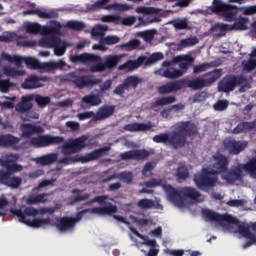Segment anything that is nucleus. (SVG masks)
Instances as JSON below:
<instances>
[{
	"instance_id": "nucleus-61",
	"label": "nucleus",
	"mask_w": 256,
	"mask_h": 256,
	"mask_svg": "<svg viewBox=\"0 0 256 256\" xmlns=\"http://www.w3.org/2000/svg\"><path fill=\"white\" fill-rule=\"evenodd\" d=\"M229 107V102L227 100H219L214 104L215 111H225Z\"/></svg>"
},
{
	"instance_id": "nucleus-50",
	"label": "nucleus",
	"mask_w": 256,
	"mask_h": 256,
	"mask_svg": "<svg viewBox=\"0 0 256 256\" xmlns=\"http://www.w3.org/2000/svg\"><path fill=\"white\" fill-rule=\"evenodd\" d=\"M29 205H37L39 203H47V194L42 193L36 196H30L27 199Z\"/></svg>"
},
{
	"instance_id": "nucleus-21",
	"label": "nucleus",
	"mask_w": 256,
	"mask_h": 256,
	"mask_svg": "<svg viewBox=\"0 0 256 256\" xmlns=\"http://www.w3.org/2000/svg\"><path fill=\"white\" fill-rule=\"evenodd\" d=\"M151 153L146 149H137L123 152L120 154V159L122 161H129L133 159L134 161H145V159L149 158Z\"/></svg>"
},
{
	"instance_id": "nucleus-11",
	"label": "nucleus",
	"mask_w": 256,
	"mask_h": 256,
	"mask_svg": "<svg viewBox=\"0 0 256 256\" xmlns=\"http://www.w3.org/2000/svg\"><path fill=\"white\" fill-rule=\"evenodd\" d=\"M212 11L224 17L225 21H235V17H237V13H239V8L221 0H214Z\"/></svg>"
},
{
	"instance_id": "nucleus-16",
	"label": "nucleus",
	"mask_w": 256,
	"mask_h": 256,
	"mask_svg": "<svg viewBox=\"0 0 256 256\" xmlns=\"http://www.w3.org/2000/svg\"><path fill=\"white\" fill-rule=\"evenodd\" d=\"M202 216L208 221H215L216 223H229L230 225H239L241 223L239 219L229 214H219L210 209H203Z\"/></svg>"
},
{
	"instance_id": "nucleus-9",
	"label": "nucleus",
	"mask_w": 256,
	"mask_h": 256,
	"mask_svg": "<svg viewBox=\"0 0 256 256\" xmlns=\"http://www.w3.org/2000/svg\"><path fill=\"white\" fill-rule=\"evenodd\" d=\"M163 57V53L161 52L153 53L150 57L140 56L137 60H128L126 63L120 65L118 69L119 71H135L141 65H153L157 61H161Z\"/></svg>"
},
{
	"instance_id": "nucleus-30",
	"label": "nucleus",
	"mask_w": 256,
	"mask_h": 256,
	"mask_svg": "<svg viewBox=\"0 0 256 256\" xmlns=\"http://www.w3.org/2000/svg\"><path fill=\"white\" fill-rule=\"evenodd\" d=\"M113 179H120L123 183H127V185H131L133 183V173L132 172H121L119 174H112L103 180V183H109V181H113Z\"/></svg>"
},
{
	"instance_id": "nucleus-57",
	"label": "nucleus",
	"mask_w": 256,
	"mask_h": 256,
	"mask_svg": "<svg viewBox=\"0 0 256 256\" xmlns=\"http://www.w3.org/2000/svg\"><path fill=\"white\" fill-rule=\"evenodd\" d=\"M141 45V41L139 39H132L127 43L122 44V47L126 49V51H133L137 49Z\"/></svg>"
},
{
	"instance_id": "nucleus-25",
	"label": "nucleus",
	"mask_w": 256,
	"mask_h": 256,
	"mask_svg": "<svg viewBox=\"0 0 256 256\" xmlns=\"http://www.w3.org/2000/svg\"><path fill=\"white\" fill-rule=\"evenodd\" d=\"M183 89V82L182 80H177L174 82H167L164 85H161L158 88V93L160 95H169V93H177V91H181Z\"/></svg>"
},
{
	"instance_id": "nucleus-38",
	"label": "nucleus",
	"mask_w": 256,
	"mask_h": 256,
	"mask_svg": "<svg viewBox=\"0 0 256 256\" xmlns=\"http://www.w3.org/2000/svg\"><path fill=\"white\" fill-rule=\"evenodd\" d=\"M130 231L133 232L134 235H136V237H139V239H143L144 241L142 242V245H147V247H157V240L155 239H149V237L147 236H143L141 233H139V231H137V229L130 227Z\"/></svg>"
},
{
	"instance_id": "nucleus-44",
	"label": "nucleus",
	"mask_w": 256,
	"mask_h": 256,
	"mask_svg": "<svg viewBox=\"0 0 256 256\" xmlns=\"http://www.w3.org/2000/svg\"><path fill=\"white\" fill-rule=\"evenodd\" d=\"M136 13L140 15H159L161 9L155 7L140 6L136 8Z\"/></svg>"
},
{
	"instance_id": "nucleus-51",
	"label": "nucleus",
	"mask_w": 256,
	"mask_h": 256,
	"mask_svg": "<svg viewBox=\"0 0 256 256\" xmlns=\"http://www.w3.org/2000/svg\"><path fill=\"white\" fill-rule=\"evenodd\" d=\"M171 25L175 27V29H191V26H189V21L187 18H178L175 20H172Z\"/></svg>"
},
{
	"instance_id": "nucleus-8",
	"label": "nucleus",
	"mask_w": 256,
	"mask_h": 256,
	"mask_svg": "<svg viewBox=\"0 0 256 256\" xmlns=\"http://www.w3.org/2000/svg\"><path fill=\"white\" fill-rule=\"evenodd\" d=\"M42 38L37 41H17L18 45H23V47H46L47 49H53L57 45H61V38L57 35H63V33H42Z\"/></svg>"
},
{
	"instance_id": "nucleus-13",
	"label": "nucleus",
	"mask_w": 256,
	"mask_h": 256,
	"mask_svg": "<svg viewBox=\"0 0 256 256\" xmlns=\"http://www.w3.org/2000/svg\"><path fill=\"white\" fill-rule=\"evenodd\" d=\"M243 83H247L245 76L228 75L218 83V91L221 93H230V91H235V87H239Z\"/></svg>"
},
{
	"instance_id": "nucleus-17",
	"label": "nucleus",
	"mask_w": 256,
	"mask_h": 256,
	"mask_svg": "<svg viewBox=\"0 0 256 256\" xmlns=\"http://www.w3.org/2000/svg\"><path fill=\"white\" fill-rule=\"evenodd\" d=\"M223 147L229 155H239L249 147V142L228 137L223 140Z\"/></svg>"
},
{
	"instance_id": "nucleus-23",
	"label": "nucleus",
	"mask_w": 256,
	"mask_h": 256,
	"mask_svg": "<svg viewBox=\"0 0 256 256\" xmlns=\"http://www.w3.org/2000/svg\"><path fill=\"white\" fill-rule=\"evenodd\" d=\"M60 233H69L75 229V224L73 217L64 216L57 218V223L54 224Z\"/></svg>"
},
{
	"instance_id": "nucleus-31",
	"label": "nucleus",
	"mask_w": 256,
	"mask_h": 256,
	"mask_svg": "<svg viewBox=\"0 0 256 256\" xmlns=\"http://www.w3.org/2000/svg\"><path fill=\"white\" fill-rule=\"evenodd\" d=\"M31 101H33L32 95L23 96L20 103H18L16 105L17 113H22V114L29 113V111H31V109H33V103H31Z\"/></svg>"
},
{
	"instance_id": "nucleus-2",
	"label": "nucleus",
	"mask_w": 256,
	"mask_h": 256,
	"mask_svg": "<svg viewBox=\"0 0 256 256\" xmlns=\"http://www.w3.org/2000/svg\"><path fill=\"white\" fill-rule=\"evenodd\" d=\"M19 154L8 153L0 158L1 167L5 170H0V185H5L10 189H19L23 185V178L13 176L14 173L23 171V166L18 164Z\"/></svg>"
},
{
	"instance_id": "nucleus-53",
	"label": "nucleus",
	"mask_w": 256,
	"mask_h": 256,
	"mask_svg": "<svg viewBox=\"0 0 256 256\" xmlns=\"http://www.w3.org/2000/svg\"><path fill=\"white\" fill-rule=\"evenodd\" d=\"M34 101H35V103H37L38 107L43 109V107H47V105H49L51 103V97H49V96H42L40 94H37L34 97Z\"/></svg>"
},
{
	"instance_id": "nucleus-36",
	"label": "nucleus",
	"mask_w": 256,
	"mask_h": 256,
	"mask_svg": "<svg viewBox=\"0 0 256 256\" xmlns=\"http://www.w3.org/2000/svg\"><path fill=\"white\" fill-rule=\"evenodd\" d=\"M57 159H58L57 153H50V154H46L36 158V163L42 166L53 165V163H55Z\"/></svg>"
},
{
	"instance_id": "nucleus-15",
	"label": "nucleus",
	"mask_w": 256,
	"mask_h": 256,
	"mask_svg": "<svg viewBox=\"0 0 256 256\" xmlns=\"http://www.w3.org/2000/svg\"><path fill=\"white\" fill-rule=\"evenodd\" d=\"M61 143H65V138L63 136H51L49 134L40 135L30 139V145L37 148L51 147V145H61Z\"/></svg>"
},
{
	"instance_id": "nucleus-3",
	"label": "nucleus",
	"mask_w": 256,
	"mask_h": 256,
	"mask_svg": "<svg viewBox=\"0 0 256 256\" xmlns=\"http://www.w3.org/2000/svg\"><path fill=\"white\" fill-rule=\"evenodd\" d=\"M107 201H115L113 198H109V195H101L96 196L92 200L88 201V205H93V203H98L99 205H104L102 207H94L92 209L86 208L77 213L76 217H72V221H74L75 225H77L82 219L85 213H91L92 215H114L117 213L118 208L117 205L112 204Z\"/></svg>"
},
{
	"instance_id": "nucleus-52",
	"label": "nucleus",
	"mask_w": 256,
	"mask_h": 256,
	"mask_svg": "<svg viewBox=\"0 0 256 256\" xmlns=\"http://www.w3.org/2000/svg\"><path fill=\"white\" fill-rule=\"evenodd\" d=\"M65 27L71 29L72 31H83V29L85 28V24L81 21L70 20L65 24Z\"/></svg>"
},
{
	"instance_id": "nucleus-62",
	"label": "nucleus",
	"mask_w": 256,
	"mask_h": 256,
	"mask_svg": "<svg viewBox=\"0 0 256 256\" xmlns=\"http://www.w3.org/2000/svg\"><path fill=\"white\" fill-rule=\"evenodd\" d=\"M125 91H129V89L123 82L113 90V94L118 95L119 97H123V95H125Z\"/></svg>"
},
{
	"instance_id": "nucleus-40",
	"label": "nucleus",
	"mask_w": 256,
	"mask_h": 256,
	"mask_svg": "<svg viewBox=\"0 0 256 256\" xmlns=\"http://www.w3.org/2000/svg\"><path fill=\"white\" fill-rule=\"evenodd\" d=\"M242 169L249 173L250 177L256 179V158H252L246 164H242Z\"/></svg>"
},
{
	"instance_id": "nucleus-41",
	"label": "nucleus",
	"mask_w": 256,
	"mask_h": 256,
	"mask_svg": "<svg viewBox=\"0 0 256 256\" xmlns=\"http://www.w3.org/2000/svg\"><path fill=\"white\" fill-rule=\"evenodd\" d=\"M120 62V55H109L104 61V66L106 67V69H115V67L119 65Z\"/></svg>"
},
{
	"instance_id": "nucleus-54",
	"label": "nucleus",
	"mask_w": 256,
	"mask_h": 256,
	"mask_svg": "<svg viewBox=\"0 0 256 256\" xmlns=\"http://www.w3.org/2000/svg\"><path fill=\"white\" fill-rule=\"evenodd\" d=\"M211 67H215L213 62L211 63L204 62L202 64L194 66L193 73L194 75H199V73H205V71H207L208 69H211Z\"/></svg>"
},
{
	"instance_id": "nucleus-10",
	"label": "nucleus",
	"mask_w": 256,
	"mask_h": 256,
	"mask_svg": "<svg viewBox=\"0 0 256 256\" xmlns=\"http://www.w3.org/2000/svg\"><path fill=\"white\" fill-rule=\"evenodd\" d=\"M215 175L210 168H203L200 173L194 175V182L198 189L205 191L207 189H211V187H215L217 185V181L219 178Z\"/></svg>"
},
{
	"instance_id": "nucleus-64",
	"label": "nucleus",
	"mask_w": 256,
	"mask_h": 256,
	"mask_svg": "<svg viewBox=\"0 0 256 256\" xmlns=\"http://www.w3.org/2000/svg\"><path fill=\"white\" fill-rule=\"evenodd\" d=\"M103 23H117V21H121V17L118 15H105L101 18Z\"/></svg>"
},
{
	"instance_id": "nucleus-63",
	"label": "nucleus",
	"mask_w": 256,
	"mask_h": 256,
	"mask_svg": "<svg viewBox=\"0 0 256 256\" xmlns=\"http://www.w3.org/2000/svg\"><path fill=\"white\" fill-rule=\"evenodd\" d=\"M163 185L165 184H163L161 180H157L155 178H152L151 180L144 182V186L149 188H153V187L163 188Z\"/></svg>"
},
{
	"instance_id": "nucleus-29",
	"label": "nucleus",
	"mask_w": 256,
	"mask_h": 256,
	"mask_svg": "<svg viewBox=\"0 0 256 256\" xmlns=\"http://www.w3.org/2000/svg\"><path fill=\"white\" fill-rule=\"evenodd\" d=\"M238 232L245 239H249V241L243 244V249H248V247H251L253 243H256V236L251 232V230H249L248 226L238 224Z\"/></svg>"
},
{
	"instance_id": "nucleus-12",
	"label": "nucleus",
	"mask_w": 256,
	"mask_h": 256,
	"mask_svg": "<svg viewBox=\"0 0 256 256\" xmlns=\"http://www.w3.org/2000/svg\"><path fill=\"white\" fill-rule=\"evenodd\" d=\"M10 213L19 219L20 223H24L28 227H33L34 229H39V227H45L47 225H53L51 218H35L34 220L27 219L28 215L23 214V210L11 208Z\"/></svg>"
},
{
	"instance_id": "nucleus-1",
	"label": "nucleus",
	"mask_w": 256,
	"mask_h": 256,
	"mask_svg": "<svg viewBox=\"0 0 256 256\" xmlns=\"http://www.w3.org/2000/svg\"><path fill=\"white\" fill-rule=\"evenodd\" d=\"M87 139H89L87 135H82L64 143L62 145V155H64V157L60 158L58 163L60 165H73L74 163H89L91 161H97V159L105 157V155H107V151L111 149L110 147H103L87 153L85 156L75 155V153H80V151H83V149L87 147Z\"/></svg>"
},
{
	"instance_id": "nucleus-4",
	"label": "nucleus",
	"mask_w": 256,
	"mask_h": 256,
	"mask_svg": "<svg viewBox=\"0 0 256 256\" xmlns=\"http://www.w3.org/2000/svg\"><path fill=\"white\" fill-rule=\"evenodd\" d=\"M197 135V126L191 121H181L175 124V130L169 134V145L172 149H182L187 145V138Z\"/></svg>"
},
{
	"instance_id": "nucleus-33",
	"label": "nucleus",
	"mask_w": 256,
	"mask_h": 256,
	"mask_svg": "<svg viewBox=\"0 0 256 256\" xmlns=\"http://www.w3.org/2000/svg\"><path fill=\"white\" fill-rule=\"evenodd\" d=\"M153 127L150 124L145 123H131L124 126L125 131H129L130 133H136L137 131H149Z\"/></svg>"
},
{
	"instance_id": "nucleus-19",
	"label": "nucleus",
	"mask_w": 256,
	"mask_h": 256,
	"mask_svg": "<svg viewBox=\"0 0 256 256\" xmlns=\"http://www.w3.org/2000/svg\"><path fill=\"white\" fill-rule=\"evenodd\" d=\"M213 159L214 164L208 169H210V171L215 175L227 173L229 169V158L223 154H215Z\"/></svg>"
},
{
	"instance_id": "nucleus-20",
	"label": "nucleus",
	"mask_w": 256,
	"mask_h": 256,
	"mask_svg": "<svg viewBox=\"0 0 256 256\" xmlns=\"http://www.w3.org/2000/svg\"><path fill=\"white\" fill-rule=\"evenodd\" d=\"M162 67L164 69H160L159 73L161 77H165V79H179V77H183V72L175 67H173V62L164 61L162 63Z\"/></svg>"
},
{
	"instance_id": "nucleus-7",
	"label": "nucleus",
	"mask_w": 256,
	"mask_h": 256,
	"mask_svg": "<svg viewBox=\"0 0 256 256\" xmlns=\"http://www.w3.org/2000/svg\"><path fill=\"white\" fill-rule=\"evenodd\" d=\"M64 83H73L77 89H85L86 87H95L99 83H103V79L95 78L93 75H78L77 72H70L63 76Z\"/></svg>"
},
{
	"instance_id": "nucleus-45",
	"label": "nucleus",
	"mask_w": 256,
	"mask_h": 256,
	"mask_svg": "<svg viewBox=\"0 0 256 256\" xmlns=\"http://www.w3.org/2000/svg\"><path fill=\"white\" fill-rule=\"evenodd\" d=\"M175 101H177L175 96L162 97L157 99L155 103L152 104V108L154 109V107H165V105H171L172 103H175Z\"/></svg>"
},
{
	"instance_id": "nucleus-47",
	"label": "nucleus",
	"mask_w": 256,
	"mask_h": 256,
	"mask_svg": "<svg viewBox=\"0 0 256 256\" xmlns=\"http://www.w3.org/2000/svg\"><path fill=\"white\" fill-rule=\"evenodd\" d=\"M36 15L40 19H55L57 17V12H55L54 10L37 8Z\"/></svg>"
},
{
	"instance_id": "nucleus-5",
	"label": "nucleus",
	"mask_w": 256,
	"mask_h": 256,
	"mask_svg": "<svg viewBox=\"0 0 256 256\" xmlns=\"http://www.w3.org/2000/svg\"><path fill=\"white\" fill-rule=\"evenodd\" d=\"M163 190L168 197V201H170V203H173L175 207L180 208L185 207V199L183 197H187V199H192V201H199V197H201V193L193 187H182L180 191H177V189L171 186V184H164Z\"/></svg>"
},
{
	"instance_id": "nucleus-28",
	"label": "nucleus",
	"mask_w": 256,
	"mask_h": 256,
	"mask_svg": "<svg viewBox=\"0 0 256 256\" xmlns=\"http://www.w3.org/2000/svg\"><path fill=\"white\" fill-rule=\"evenodd\" d=\"M70 61L74 64L77 63H97L99 61V56L95 54H88V53H83V54H75V55H70Z\"/></svg>"
},
{
	"instance_id": "nucleus-26",
	"label": "nucleus",
	"mask_w": 256,
	"mask_h": 256,
	"mask_svg": "<svg viewBox=\"0 0 256 256\" xmlns=\"http://www.w3.org/2000/svg\"><path fill=\"white\" fill-rule=\"evenodd\" d=\"M22 136L25 139H31L33 135H40L44 133L45 130L41 126H35L31 123H26L21 125Z\"/></svg>"
},
{
	"instance_id": "nucleus-24",
	"label": "nucleus",
	"mask_w": 256,
	"mask_h": 256,
	"mask_svg": "<svg viewBox=\"0 0 256 256\" xmlns=\"http://www.w3.org/2000/svg\"><path fill=\"white\" fill-rule=\"evenodd\" d=\"M43 81H47V77L30 75L21 84L22 89H39L43 87Z\"/></svg>"
},
{
	"instance_id": "nucleus-56",
	"label": "nucleus",
	"mask_w": 256,
	"mask_h": 256,
	"mask_svg": "<svg viewBox=\"0 0 256 256\" xmlns=\"http://www.w3.org/2000/svg\"><path fill=\"white\" fill-rule=\"evenodd\" d=\"M4 75H7L8 77H21V76L25 75V71L17 70L15 68H11V67H5Z\"/></svg>"
},
{
	"instance_id": "nucleus-59",
	"label": "nucleus",
	"mask_w": 256,
	"mask_h": 256,
	"mask_svg": "<svg viewBox=\"0 0 256 256\" xmlns=\"http://www.w3.org/2000/svg\"><path fill=\"white\" fill-rule=\"evenodd\" d=\"M13 86V82H11L9 79L0 80V91L2 93H9V89Z\"/></svg>"
},
{
	"instance_id": "nucleus-14",
	"label": "nucleus",
	"mask_w": 256,
	"mask_h": 256,
	"mask_svg": "<svg viewBox=\"0 0 256 256\" xmlns=\"http://www.w3.org/2000/svg\"><path fill=\"white\" fill-rule=\"evenodd\" d=\"M23 27L27 33H47V31L57 32L61 31V23L57 21H50L48 26H41L37 22L26 21Z\"/></svg>"
},
{
	"instance_id": "nucleus-48",
	"label": "nucleus",
	"mask_w": 256,
	"mask_h": 256,
	"mask_svg": "<svg viewBox=\"0 0 256 256\" xmlns=\"http://www.w3.org/2000/svg\"><path fill=\"white\" fill-rule=\"evenodd\" d=\"M137 207H139V209H142L144 211H147L149 209H154V207H155V200L148 199V198L140 199L137 202Z\"/></svg>"
},
{
	"instance_id": "nucleus-27",
	"label": "nucleus",
	"mask_w": 256,
	"mask_h": 256,
	"mask_svg": "<svg viewBox=\"0 0 256 256\" xmlns=\"http://www.w3.org/2000/svg\"><path fill=\"white\" fill-rule=\"evenodd\" d=\"M115 114V105H106L98 109L94 116V121H105Z\"/></svg>"
},
{
	"instance_id": "nucleus-55",
	"label": "nucleus",
	"mask_w": 256,
	"mask_h": 256,
	"mask_svg": "<svg viewBox=\"0 0 256 256\" xmlns=\"http://www.w3.org/2000/svg\"><path fill=\"white\" fill-rule=\"evenodd\" d=\"M176 177L178 181H186L189 179V169L186 166H179L176 170Z\"/></svg>"
},
{
	"instance_id": "nucleus-6",
	"label": "nucleus",
	"mask_w": 256,
	"mask_h": 256,
	"mask_svg": "<svg viewBox=\"0 0 256 256\" xmlns=\"http://www.w3.org/2000/svg\"><path fill=\"white\" fill-rule=\"evenodd\" d=\"M221 75H223V71L221 69H215L211 72H207L204 77H209L207 79L196 77L194 79L183 78L182 87H189L193 89V91H199V89H205V87H211L215 81H219L221 79Z\"/></svg>"
},
{
	"instance_id": "nucleus-46",
	"label": "nucleus",
	"mask_w": 256,
	"mask_h": 256,
	"mask_svg": "<svg viewBox=\"0 0 256 256\" xmlns=\"http://www.w3.org/2000/svg\"><path fill=\"white\" fill-rule=\"evenodd\" d=\"M142 80L141 78H139L138 76L132 75V76H128L124 81V85H126V88L129 91V88L132 87V89H137V86L139 85V83H141Z\"/></svg>"
},
{
	"instance_id": "nucleus-18",
	"label": "nucleus",
	"mask_w": 256,
	"mask_h": 256,
	"mask_svg": "<svg viewBox=\"0 0 256 256\" xmlns=\"http://www.w3.org/2000/svg\"><path fill=\"white\" fill-rule=\"evenodd\" d=\"M247 18H241L238 22L229 25L223 23H216L212 26L211 31L215 33H227V31H247Z\"/></svg>"
},
{
	"instance_id": "nucleus-35",
	"label": "nucleus",
	"mask_w": 256,
	"mask_h": 256,
	"mask_svg": "<svg viewBox=\"0 0 256 256\" xmlns=\"http://www.w3.org/2000/svg\"><path fill=\"white\" fill-rule=\"evenodd\" d=\"M18 143L19 138L11 134L0 135V147H13V145H17Z\"/></svg>"
},
{
	"instance_id": "nucleus-49",
	"label": "nucleus",
	"mask_w": 256,
	"mask_h": 256,
	"mask_svg": "<svg viewBox=\"0 0 256 256\" xmlns=\"http://www.w3.org/2000/svg\"><path fill=\"white\" fill-rule=\"evenodd\" d=\"M82 102L86 103L87 105H91L92 107H95L97 105H101V98L99 96L90 94L86 95L82 98Z\"/></svg>"
},
{
	"instance_id": "nucleus-22",
	"label": "nucleus",
	"mask_w": 256,
	"mask_h": 256,
	"mask_svg": "<svg viewBox=\"0 0 256 256\" xmlns=\"http://www.w3.org/2000/svg\"><path fill=\"white\" fill-rule=\"evenodd\" d=\"M243 171H245V168H243V164H239L237 166H232L229 171L226 172V174L223 176V179L227 181V183H235V181H243V177L245 176L243 174Z\"/></svg>"
},
{
	"instance_id": "nucleus-43",
	"label": "nucleus",
	"mask_w": 256,
	"mask_h": 256,
	"mask_svg": "<svg viewBox=\"0 0 256 256\" xmlns=\"http://www.w3.org/2000/svg\"><path fill=\"white\" fill-rule=\"evenodd\" d=\"M1 59L3 61H8V63H15L17 67H20V65L23 63V57L18 55H11L5 52L1 54Z\"/></svg>"
},
{
	"instance_id": "nucleus-37",
	"label": "nucleus",
	"mask_w": 256,
	"mask_h": 256,
	"mask_svg": "<svg viewBox=\"0 0 256 256\" xmlns=\"http://www.w3.org/2000/svg\"><path fill=\"white\" fill-rule=\"evenodd\" d=\"M23 63H26L27 67H30V69H40V71H45V68L43 67L45 65V62H40L36 58L23 57Z\"/></svg>"
},
{
	"instance_id": "nucleus-42",
	"label": "nucleus",
	"mask_w": 256,
	"mask_h": 256,
	"mask_svg": "<svg viewBox=\"0 0 256 256\" xmlns=\"http://www.w3.org/2000/svg\"><path fill=\"white\" fill-rule=\"evenodd\" d=\"M23 215H28V217H37V215H45L47 213V207L36 209L34 207H26L22 210Z\"/></svg>"
},
{
	"instance_id": "nucleus-39",
	"label": "nucleus",
	"mask_w": 256,
	"mask_h": 256,
	"mask_svg": "<svg viewBox=\"0 0 256 256\" xmlns=\"http://www.w3.org/2000/svg\"><path fill=\"white\" fill-rule=\"evenodd\" d=\"M197 43H199L198 37L182 39L180 43L177 45V49L178 51H181L182 49H187L188 47H194V45H197Z\"/></svg>"
},
{
	"instance_id": "nucleus-34",
	"label": "nucleus",
	"mask_w": 256,
	"mask_h": 256,
	"mask_svg": "<svg viewBox=\"0 0 256 256\" xmlns=\"http://www.w3.org/2000/svg\"><path fill=\"white\" fill-rule=\"evenodd\" d=\"M64 67H67V63H65L63 60L45 62L43 66L45 73H50V71H58Z\"/></svg>"
},
{
	"instance_id": "nucleus-60",
	"label": "nucleus",
	"mask_w": 256,
	"mask_h": 256,
	"mask_svg": "<svg viewBox=\"0 0 256 256\" xmlns=\"http://www.w3.org/2000/svg\"><path fill=\"white\" fill-rule=\"evenodd\" d=\"M152 139L154 143H168L169 145V134L167 133H160L155 135Z\"/></svg>"
},
{
	"instance_id": "nucleus-58",
	"label": "nucleus",
	"mask_w": 256,
	"mask_h": 256,
	"mask_svg": "<svg viewBox=\"0 0 256 256\" xmlns=\"http://www.w3.org/2000/svg\"><path fill=\"white\" fill-rule=\"evenodd\" d=\"M191 59H192V61L183 60L182 62H180L179 71L182 72V75H185V73H187V71L189 70V67H191V65H193V63H195V58L191 56Z\"/></svg>"
},
{
	"instance_id": "nucleus-32",
	"label": "nucleus",
	"mask_w": 256,
	"mask_h": 256,
	"mask_svg": "<svg viewBox=\"0 0 256 256\" xmlns=\"http://www.w3.org/2000/svg\"><path fill=\"white\" fill-rule=\"evenodd\" d=\"M256 131V120L252 122H241L232 131L234 135H239V133H251Z\"/></svg>"
}]
</instances>
